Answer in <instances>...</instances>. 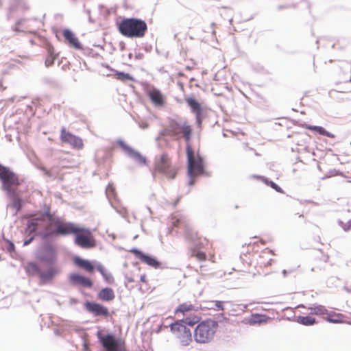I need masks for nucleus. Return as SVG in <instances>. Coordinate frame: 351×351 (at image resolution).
Segmentation results:
<instances>
[{"label": "nucleus", "instance_id": "47", "mask_svg": "<svg viewBox=\"0 0 351 351\" xmlns=\"http://www.w3.org/2000/svg\"><path fill=\"white\" fill-rule=\"evenodd\" d=\"M194 184V181H193V180H191L190 181V184H191V185H192V184Z\"/></svg>", "mask_w": 351, "mask_h": 351}, {"label": "nucleus", "instance_id": "40", "mask_svg": "<svg viewBox=\"0 0 351 351\" xmlns=\"http://www.w3.org/2000/svg\"><path fill=\"white\" fill-rule=\"evenodd\" d=\"M351 228V219L348 222V225H346V226H343V229L345 230H348Z\"/></svg>", "mask_w": 351, "mask_h": 351}, {"label": "nucleus", "instance_id": "26", "mask_svg": "<svg viewBox=\"0 0 351 351\" xmlns=\"http://www.w3.org/2000/svg\"><path fill=\"white\" fill-rule=\"evenodd\" d=\"M98 298L102 301H112L114 299L115 295L111 288H104L100 290L98 293Z\"/></svg>", "mask_w": 351, "mask_h": 351}, {"label": "nucleus", "instance_id": "10", "mask_svg": "<svg viewBox=\"0 0 351 351\" xmlns=\"http://www.w3.org/2000/svg\"><path fill=\"white\" fill-rule=\"evenodd\" d=\"M73 234L75 243L80 247L88 249L95 247L96 241L90 229L77 225Z\"/></svg>", "mask_w": 351, "mask_h": 351}, {"label": "nucleus", "instance_id": "36", "mask_svg": "<svg viewBox=\"0 0 351 351\" xmlns=\"http://www.w3.org/2000/svg\"><path fill=\"white\" fill-rule=\"evenodd\" d=\"M260 261H259V264L261 265H264V266H267V265H271V261H272V259H269L267 263H265L264 262V260L265 259V256L264 255H261L260 256Z\"/></svg>", "mask_w": 351, "mask_h": 351}, {"label": "nucleus", "instance_id": "13", "mask_svg": "<svg viewBox=\"0 0 351 351\" xmlns=\"http://www.w3.org/2000/svg\"><path fill=\"white\" fill-rule=\"evenodd\" d=\"M146 93L150 101L156 107L162 108L165 106L166 97L159 89L152 87L149 88Z\"/></svg>", "mask_w": 351, "mask_h": 351}, {"label": "nucleus", "instance_id": "17", "mask_svg": "<svg viewBox=\"0 0 351 351\" xmlns=\"http://www.w3.org/2000/svg\"><path fill=\"white\" fill-rule=\"evenodd\" d=\"M119 145L124 149L129 156L132 158L135 162L141 165H147V159L145 156L141 155L138 152L135 151L130 147L126 145L123 141H119Z\"/></svg>", "mask_w": 351, "mask_h": 351}, {"label": "nucleus", "instance_id": "8", "mask_svg": "<svg viewBox=\"0 0 351 351\" xmlns=\"http://www.w3.org/2000/svg\"><path fill=\"white\" fill-rule=\"evenodd\" d=\"M187 156V171L188 175L191 178L202 175L204 172V161L199 153L195 154L190 144H187L186 148Z\"/></svg>", "mask_w": 351, "mask_h": 351}, {"label": "nucleus", "instance_id": "22", "mask_svg": "<svg viewBox=\"0 0 351 351\" xmlns=\"http://www.w3.org/2000/svg\"><path fill=\"white\" fill-rule=\"evenodd\" d=\"M58 272V269L54 267H49L44 271H40L39 277L41 282L45 284L51 282Z\"/></svg>", "mask_w": 351, "mask_h": 351}, {"label": "nucleus", "instance_id": "3", "mask_svg": "<svg viewBox=\"0 0 351 351\" xmlns=\"http://www.w3.org/2000/svg\"><path fill=\"white\" fill-rule=\"evenodd\" d=\"M192 133V128L187 121H178L170 119L168 124L160 132V136L162 137L169 136L175 140H179L183 137L189 143Z\"/></svg>", "mask_w": 351, "mask_h": 351}, {"label": "nucleus", "instance_id": "30", "mask_svg": "<svg viewBox=\"0 0 351 351\" xmlns=\"http://www.w3.org/2000/svg\"><path fill=\"white\" fill-rule=\"evenodd\" d=\"M25 269L27 274L29 276L39 275L40 271L38 265L34 262L28 263L25 265Z\"/></svg>", "mask_w": 351, "mask_h": 351}, {"label": "nucleus", "instance_id": "29", "mask_svg": "<svg viewBox=\"0 0 351 351\" xmlns=\"http://www.w3.org/2000/svg\"><path fill=\"white\" fill-rule=\"evenodd\" d=\"M96 269L99 271V273L102 275V276L108 283H114V280L112 275L110 272H108L103 265L99 264L97 265Z\"/></svg>", "mask_w": 351, "mask_h": 351}, {"label": "nucleus", "instance_id": "16", "mask_svg": "<svg viewBox=\"0 0 351 351\" xmlns=\"http://www.w3.org/2000/svg\"><path fill=\"white\" fill-rule=\"evenodd\" d=\"M86 309L95 316H104L109 315V311L108 308L104 306L95 302H86L85 303Z\"/></svg>", "mask_w": 351, "mask_h": 351}, {"label": "nucleus", "instance_id": "31", "mask_svg": "<svg viewBox=\"0 0 351 351\" xmlns=\"http://www.w3.org/2000/svg\"><path fill=\"white\" fill-rule=\"evenodd\" d=\"M296 320L297 322L304 326H311L316 323L315 319L311 316H298Z\"/></svg>", "mask_w": 351, "mask_h": 351}, {"label": "nucleus", "instance_id": "18", "mask_svg": "<svg viewBox=\"0 0 351 351\" xmlns=\"http://www.w3.org/2000/svg\"><path fill=\"white\" fill-rule=\"evenodd\" d=\"M197 308L192 304L191 302H184L179 304L175 309V315L180 316L182 315L183 317L191 314L192 312H196Z\"/></svg>", "mask_w": 351, "mask_h": 351}, {"label": "nucleus", "instance_id": "37", "mask_svg": "<svg viewBox=\"0 0 351 351\" xmlns=\"http://www.w3.org/2000/svg\"><path fill=\"white\" fill-rule=\"evenodd\" d=\"M215 306L218 310H223V302L221 301H216Z\"/></svg>", "mask_w": 351, "mask_h": 351}, {"label": "nucleus", "instance_id": "32", "mask_svg": "<svg viewBox=\"0 0 351 351\" xmlns=\"http://www.w3.org/2000/svg\"><path fill=\"white\" fill-rule=\"evenodd\" d=\"M308 309L311 310L312 314L317 315H326L328 311L326 308L322 305H315L311 306L308 308Z\"/></svg>", "mask_w": 351, "mask_h": 351}, {"label": "nucleus", "instance_id": "44", "mask_svg": "<svg viewBox=\"0 0 351 351\" xmlns=\"http://www.w3.org/2000/svg\"><path fill=\"white\" fill-rule=\"evenodd\" d=\"M45 64L47 66L51 65L53 64V61H50V62H48V60H46Z\"/></svg>", "mask_w": 351, "mask_h": 351}, {"label": "nucleus", "instance_id": "46", "mask_svg": "<svg viewBox=\"0 0 351 351\" xmlns=\"http://www.w3.org/2000/svg\"><path fill=\"white\" fill-rule=\"evenodd\" d=\"M4 88L3 87V85L1 83H0V90H3Z\"/></svg>", "mask_w": 351, "mask_h": 351}, {"label": "nucleus", "instance_id": "35", "mask_svg": "<svg viewBox=\"0 0 351 351\" xmlns=\"http://www.w3.org/2000/svg\"><path fill=\"white\" fill-rule=\"evenodd\" d=\"M16 194L13 196L14 197V199H13V206L16 208L17 210H19L21 208V199L18 197H16Z\"/></svg>", "mask_w": 351, "mask_h": 351}, {"label": "nucleus", "instance_id": "20", "mask_svg": "<svg viewBox=\"0 0 351 351\" xmlns=\"http://www.w3.org/2000/svg\"><path fill=\"white\" fill-rule=\"evenodd\" d=\"M186 101L188 106L191 108L192 112L195 114L197 123L201 124L202 109L200 104L192 97L187 98Z\"/></svg>", "mask_w": 351, "mask_h": 351}, {"label": "nucleus", "instance_id": "41", "mask_svg": "<svg viewBox=\"0 0 351 351\" xmlns=\"http://www.w3.org/2000/svg\"><path fill=\"white\" fill-rule=\"evenodd\" d=\"M141 281L142 282H145L146 283L147 282V277H146V275L145 274H143L141 276Z\"/></svg>", "mask_w": 351, "mask_h": 351}, {"label": "nucleus", "instance_id": "21", "mask_svg": "<svg viewBox=\"0 0 351 351\" xmlns=\"http://www.w3.org/2000/svg\"><path fill=\"white\" fill-rule=\"evenodd\" d=\"M56 251L53 246H47L43 250V254L40 256V260L47 263H53L56 260Z\"/></svg>", "mask_w": 351, "mask_h": 351}, {"label": "nucleus", "instance_id": "28", "mask_svg": "<svg viewBox=\"0 0 351 351\" xmlns=\"http://www.w3.org/2000/svg\"><path fill=\"white\" fill-rule=\"evenodd\" d=\"M44 215H45V214L42 216L41 218L32 219L27 221L26 231L29 234H33L36 231V230L38 228V221L39 220L43 221L44 218L46 217V216H44Z\"/></svg>", "mask_w": 351, "mask_h": 351}, {"label": "nucleus", "instance_id": "2", "mask_svg": "<svg viewBox=\"0 0 351 351\" xmlns=\"http://www.w3.org/2000/svg\"><path fill=\"white\" fill-rule=\"evenodd\" d=\"M199 322L197 316H189L170 325V330L178 343L182 346H187L192 342L191 330L185 324L193 326Z\"/></svg>", "mask_w": 351, "mask_h": 351}, {"label": "nucleus", "instance_id": "33", "mask_svg": "<svg viewBox=\"0 0 351 351\" xmlns=\"http://www.w3.org/2000/svg\"><path fill=\"white\" fill-rule=\"evenodd\" d=\"M261 181L263 182H264L265 184H267V186H269L270 187H271L276 191L280 193H284V191L279 186H278L275 182L269 180L267 178H261Z\"/></svg>", "mask_w": 351, "mask_h": 351}, {"label": "nucleus", "instance_id": "12", "mask_svg": "<svg viewBox=\"0 0 351 351\" xmlns=\"http://www.w3.org/2000/svg\"><path fill=\"white\" fill-rule=\"evenodd\" d=\"M60 139L62 142L69 143L74 149H81L84 147L83 141L80 137L67 132L64 128L61 129Z\"/></svg>", "mask_w": 351, "mask_h": 351}, {"label": "nucleus", "instance_id": "15", "mask_svg": "<svg viewBox=\"0 0 351 351\" xmlns=\"http://www.w3.org/2000/svg\"><path fill=\"white\" fill-rule=\"evenodd\" d=\"M69 280L74 286L80 285L85 288H91L93 286V282L90 278L77 273H71L69 276Z\"/></svg>", "mask_w": 351, "mask_h": 351}, {"label": "nucleus", "instance_id": "48", "mask_svg": "<svg viewBox=\"0 0 351 351\" xmlns=\"http://www.w3.org/2000/svg\"><path fill=\"white\" fill-rule=\"evenodd\" d=\"M128 280L130 281V282H134V281L132 278L128 279Z\"/></svg>", "mask_w": 351, "mask_h": 351}, {"label": "nucleus", "instance_id": "6", "mask_svg": "<svg viewBox=\"0 0 351 351\" xmlns=\"http://www.w3.org/2000/svg\"><path fill=\"white\" fill-rule=\"evenodd\" d=\"M218 328V323L207 319L199 323L194 330V339L197 343H207L214 337Z\"/></svg>", "mask_w": 351, "mask_h": 351}, {"label": "nucleus", "instance_id": "7", "mask_svg": "<svg viewBox=\"0 0 351 351\" xmlns=\"http://www.w3.org/2000/svg\"><path fill=\"white\" fill-rule=\"evenodd\" d=\"M0 181L1 189L9 196H14L17 189L21 184L19 176L9 167L0 164Z\"/></svg>", "mask_w": 351, "mask_h": 351}, {"label": "nucleus", "instance_id": "23", "mask_svg": "<svg viewBox=\"0 0 351 351\" xmlns=\"http://www.w3.org/2000/svg\"><path fill=\"white\" fill-rule=\"evenodd\" d=\"M73 263L77 267L84 269L85 271L90 274L94 271L95 268L90 261L83 259L79 256H76L73 258Z\"/></svg>", "mask_w": 351, "mask_h": 351}, {"label": "nucleus", "instance_id": "39", "mask_svg": "<svg viewBox=\"0 0 351 351\" xmlns=\"http://www.w3.org/2000/svg\"><path fill=\"white\" fill-rule=\"evenodd\" d=\"M34 239V236L31 237L29 239H27V240H25V241H24L23 245H29V243L33 241V239Z\"/></svg>", "mask_w": 351, "mask_h": 351}, {"label": "nucleus", "instance_id": "1", "mask_svg": "<svg viewBox=\"0 0 351 351\" xmlns=\"http://www.w3.org/2000/svg\"><path fill=\"white\" fill-rule=\"evenodd\" d=\"M185 238L190 244L189 250L191 257H194L199 261H205L207 256L204 250L212 246L210 241L192 228L185 230Z\"/></svg>", "mask_w": 351, "mask_h": 351}, {"label": "nucleus", "instance_id": "43", "mask_svg": "<svg viewBox=\"0 0 351 351\" xmlns=\"http://www.w3.org/2000/svg\"><path fill=\"white\" fill-rule=\"evenodd\" d=\"M5 64H6V65L8 66V68H10V69H12V68H13V67H14V65H13V64H12L11 63L7 62V63H5Z\"/></svg>", "mask_w": 351, "mask_h": 351}, {"label": "nucleus", "instance_id": "25", "mask_svg": "<svg viewBox=\"0 0 351 351\" xmlns=\"http://www.w3.org/2000/svg\"><path fill=\"white\" fill-rule=\"evenodd\" d=\"M326 315V317L324 319L327 322L335 324L342 323L346 318L344 315L334 311H328Z\"/></svg>", "mask_w": 351, "mask_h": 351}, {"label": "nucleus", "instance_id": "27", "mask_svg": "<svg viewBox=\"0 0 351 351\" xmlns=\"http://www.w3.org/2000/svg\"><path fill=\"white\" fill-rule=\"evenodd\" d=\"M269 319V317L265 315L253 314L248 319V323L251 325L260 324L266 323Z\"/></svg>", "mask_w": 351, "mask_h": 351}, {"label": "nucleus", "instance_id": "4", "mask_svg": "<svg viewBox=\"0 0 351 351\" xmlns=\"http://www.w3.org/2000/svg\"><path fill=\"white\" fill-rule=\"evenodd\" d=\"M49 221V224L45 228L44 237L51 235L67 236L73 234L77 224L66 221L65 220L53 216L49 213H45V215Z\"/></svg>", "mask_w": 351, "mask_h": 351}, {"label": "nucleus", "instance_id": "5", "mask_svg": "<svg viewBox=\"0 0 351 351\" xmlns=\"http://www.w3.org/2000/svg\"><path fill=\"white\" fill-rule=\"evenodd\" d=\"M119 32L128 38H142L147 30L146 23L138 19H123L118 25Z\"/></svg>", "mask_w": 351, "mask_h": 351}, {"label": "nucleus", "instance_id": "38", "mask_svg": "<svg viewBox=\"0 0 351 351\" xmlns=\"http://www.w3.org/2000/svg\"><path fill=\"white\" fill-rule=\"evenodd\" d=\"M8 250L10 252L14 251V245L13 243L8 241Z\"/></svg>", "mask_w": 351, "mask_h": 351}, {"label": "nucleus", "instance_id": "14", "mask_svg": "<svg viewBox=\"0 0 351 351\" xmlns=\"http://www.w3.org/2000/svg\"><path fill=\"white\" fill-rule=\"evenodd\" d=\"M129 252L133 254L141 262L147 264L150 267L154 268H158L160 267V262L158 261L154 256L147 255L143 252L135 248L130 250Z\"/></svg>", "mask_w": 351, "mask_h": 351}, {"label": "nucleus", "instance_id": "11", "mask_svg": "<svg viewBox=\"0 0 351 351\" xmlns=\"http://www.w3.org/2000/svg\"><path fill=\"white\" fill-rule=\"evenodd\" d=\"M97 337L106 351H127L125 342H119L112 335H103L98 332Z\"/></svg>", "mask_w": 351, "mask_h": 351}, {"label": "nucleus", "instance_id": "24", "mask_svg": "<svg viewBox=\"0 0 351 351\" xmlns=\"http://www.w3.org/2000/svg\"><path fill=\"white\" fill-rule=\"evenodd\" d=\"M303 128L305 129L315 132L319 134L320 135H323V136H327L330 138H335L336 137V136L334 134L326 131L322 126H316V125H309V124H304Z\"/></svg>", "mask_w": 351, "mask_h": 351}, {"label": "nucleus", "instance_id": "34", "mask_svg": "<svg viewBox=\"0 0 351 351\" xmlns=\"http://www.w3.org/2000/svg\"><path fill=\"white\" fill-rule=\"evenodd\" d=\"M117 77L119 80H132L131 76L128 73L119 72L117 73Z\"/></svg>", "mask_w": 351, "mask_h": 351}, {"label": "nucleus", "instance_id": "42", "mask_svg": "<svg viewBox=\"0 0 351 351\" xmlns=\"http://www.w3.org/2000/svg\"><path fill=\"white\" fill-rule=\"evenodd\" d=\"M254 178L258 179L260 180H261V178H266L265 177L262 176H254Z\"/></svg>", "mask_w": 351, "mask_h": 351}, {"label": "nucleus", "instance_id": "45", "mask_svg": "<svg viewBox=\"0 0 351 351\" xmlns=\"http://www.w3.org/2000/svg\"><path fill=\"white\" fill-rule=\"evenodd\" d=\"M179 221H180V220L177 219L176 221H173V223L174 226H177V223H178Z\"/></svg>", "mask_w": 351, "mask_h": 351}, {"label": "nucleus", "instance_id": "19", "mask_svg": "<svg viewBox=\"0 0 351 351\" xmlns=\"http://www.w3.org/2000/svg\"><path fill=\"white\" fill-rule=\"evenodd\" d=\"M62 35L71 47L75 49L82 48L78 38L72 31L69 29H65L62 31Z\"/></svg>", "mask_w": 351, "mask_h": 351}, {"label": "nucleus", "instance_id": "9", "mask_svg": "<svg viewBox=\"0 0 351 351\" xmlns=\"http://www.w3.org/2000/svg\"><path fill=\"white\" fill-rule=\"evenodd\" d=\"M156 173L163 174L168 179H174L177 169L171 164V160L167 153H162L157 157L154 162L153 174Z\"/></svg>", "mask_w": 351, "mask_h": 351}]
</instances>
